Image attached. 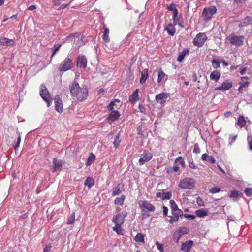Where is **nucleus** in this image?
<instances>
[{
  "mask_svg": "<svg viewBox=\"0 0 252 252\" xmlns=\"http://www.w3.org/2000/svg\"><path fill=\"white\" fill-rule=\"evenodd\" d=\"M70 92L71 95L80 101L86 99L88 95V91L87 87L84 85L80 86L78 83L75 81L70 86Z\"/></svg>",
  "mask_w": 252,
  "mask_h": 252,
  "instance_id": "obj_1",
  "label": "nucleus"
},
{
  "mask_svg": "<svg viewBox=\"0 0 252 252\" xmlns=\"http://www.w3.org/2000/svg\"><path fill=\"white\" fill-rule=\"evenodd\" d=\"M196 185L195 180L190 177H186L180 180L178 187L183 189H193Z\"/></svg>",
  "mask_w": 252,
  "mask_h": 252,
  "instance_id": "obj_2",
  "label": "nucleus"
},
{
  "mask_svg": "<svg viewBox=\"0 0 252 252\" xmlns=\"http://www.w3.org/2000/svg\"><path fill=\"white\" fill-rule=\"evenodd\" d=\"M217 10V8L215 6L205 7L202 13V17L203 20L206 22L211 20L213 16L216 13Z\"/></svg>",
  "mask_w": 252,
  "mask_h": 252,
  "instance_id": "obj_3",
  "label": "nucleus"
},
{
  "mask_svg": "<svg viewBox=\"0 0 252 252\" xmlns=\"http://www.w3.org/2000/svg\"><path fill=\"white\" fill-rule=\"evenodd\" d=\"M40 95L46 102L47 107H49L52 103V99L45 86L43 85H41Z\"/></svg>",
  "mask_w": 252,
  "mask_h": 252,
  "instance_id": "obj_4",
  "label": "nucleus"
},
{
  "mask_svg": "<svg viewBox=\"0 0 252 252\" xmlns=\"http://www.w3.org/2000/svg\"><path fill=\"white\" fill-rule=\"evenodd\" d=\"M72 60L68 58H65L59 65L58 70L60 72H65L72 68Z\"/></svg>",
  "mask_w": 252,
  "mask_h": 252,
  "instance_id": "obj_5",
  "label": "nucleus"
},
{
  "mask_svg": "<svg viewBox=\"0 0 252 252\" xmlns=\"http://www.w3.org/2000/svg\"><path fill=\"white\" fill-rule=\"evenodd\" d=\"M244 36H237L233 34H231L227 37V39L231 44L235 46H241L244 42Z\"/></svg>",
  "mask_w": 252,
  "mask_h": 252,
  "instance_id": "obj_6",
  "label": "nucleus"
},
{
  "mask_svg": "<svg viewBox=\"0 0 252 252\" xmlns=\"http://www.w3.org/2000/svg\"><path fill=\"white\" fill-rule=\"evenodd\" d=\"M207 37L205 33H199L197 34L193 40L194 45L200 47L202 46L206 41Z\"/></svg>",
  "mask_w": 252,
  "mask_h": 252,
  "instance_id": "obj_7",
  "label": "nucleus"
},
{
  "mask_svg": "<svg viewBox=\"0 0 252 252\" xmlns=\"http://www.w3.org/2000/svg\"><path fill=\"white\" fill-rule=\"evenodd\" d=\"M127 214V213L126 211H123L121 213H118L113 217L112 222L115 224H123Z\"/></svg>",
  "mask_w": 252,
  "mask_h": 252,
  "instance_id": "obj_8",
  "label": "nucleus"
},
{
  "mask_svg": "<svg viewBox=\"0 0 252 252\" xmlns=\"http://www.w3.org/2000/svg\"><path fill=\"white\" fill-rule=\"evenodd\" d=\"M138 204L141 210H147L150 212H153L155 210V206L148 201L140 200Z\"/></svg>",
  "mask_w": 252,
  "mask_h": 252,
  "instance_id": "obj_9",
  "label": "nucleus"
},
{
  "mask_svg": "<svg viewBox=\"0 0 252 252\" xmlns=\"http://www.w3.org/2000/svg\"><path fill=\"white\" fill-rule=\"evenodd\" d=\"M233 86V82L230 80L224 81L220 86L217 87L215 90L216 91H226L230 89Z\"/></svg>",
  "mask_w": 252,
  "mask_h": 252,
  "instance_id": "obj_10",
  "label": "nucleus"
},
{
  "mask_svg": "<svg viewBox=\"0 0 252 252\" xmlns=\"http://www.w3.org/2000/svg\"><path fill=\"white\" fill-rule=\"evenodd\" d=\"M152 154L148 151H144L139 160L140 165H143L146 162L149 161L152 158Z\"/></svg>",
  "mask_w": 252,
  "mask_h": 252,
  "instance_id": "obj_11",
  "label": "nucleus"
},
{
  "mask_svg": "<svg viewBox=\"0 0 252 252\" xmlns=\"http://www.w3.org/2000/svg\"><path fill=\"white\" fill-rule=\"evenodd\" d=\"M87 60L86 57L82 55H79L77 59V66L79 67L85 68L87 66Z\"/></svg>",
  "mask_w": 252,
  "mask_h": 252,
  "instance_id": "obj_12",
  "label": "nucleus"
},
{
  "mask_svg": "<svg viewBox=\"0 0 252 252\" xmlns=\"http://www.w3.org/2000/svg\"><path fill=\"white\" fill-rule=\"evenodd\" d=\"M55 110L59 113H62L63 111V107L62 100L56 95L54 97Z\"/></svg>",
  "mask_w": 252,
  "mask_h": 252,
  "instance_id": "obj_13",
  "label": "nucleus"
},
{
  "mask_svg": "<svg viewBox=\"0 0 252 252\" xmlns=\"http://www.w3.org/2000/svg\"><path fill=\"white\" fill-rule=\"evenodd\" d=\"M193 242L192 240L187 241L181 245V250L184 252H189Z\"/></svg>",
  "mask_w": 252,
  "mask_h": 252,
  "instance_id": "obj_14",
  "label": "nucleus"
},
{
  "mask_svg": "<svg viewBox=\"0 0 252 252\" xmlns=\"http://www.w3.org/2000/svg\"><path fill=\"white\" fill-rule=\"evenodd\" d=\"M169 94L162 93L157 94L156 96L155 99L158 103L163 104L165 102L166 99L169 97Z\"/></svg>",
  "mask_w": 252,
  "mask_h": 252,
  "instance_id": "obj_15",
  "label": "nucleus"
},
{
  "mask_svg": "<svg viewBox=\"0 0 252 252\" xmlns=\"http://www.w3.org/2000/svg\"><path fill=\"white\" fill-rule=\"evenodd\" d=\"M15 43L12 39L5 37L0 38V46H12Z\"/></svg>",
  "mask_w": 252,
  "mask_h": 252,
  "instance_id": "obj_16",
  "label": "nucleus"
},
{
  "mask_svg": "<svg viewBox=\"0 0 252 252\" xmlns=\"http://www.w3.org/2000/svg\"><path fill=\"white\" fill-rule=\"evenodd\" d=\"M139 89H136L129 96V101L132 104H134L139 100V95L138 94Z\"/></svg>",
  "mask_w": 252,
  "mask_h": 252,
  "instance_id": "obj_17",
  "label": "nucleus"
},
{
  "mask_svg": "<svg viewBox=\"0 0 252 252\" xmlns=\"http://www.w3.org/2000/svg\"><path fill=\"white\" fill-rule=\"evenodd\" d=\"M182 212H178V211H172V216H170V220H169L168 221L170 223H173V222H176L179 220V216L181 215Z\"/></svg>",
  "mask_w": 252,
  "mask_h": 252,
  "instance_id": "obj_18",
  "label": "nucleus"
},
{
  "mask_svg": "<svg viewBox=\"0 0 252 252\" xmlns=\"http://www.w3.org/2000/svg\"><path fill=\"white\" fill-rule=\"evenodd\" d=\"M156 196L160 198L162 200L170 199L172 197V192H158L156 194Z\"/></svg>",
  "mask_w": 252,
  "mask_h": 252,
  "instance_id": "obj_19",
  "label": "nucleus"
},
{
  "mask_svg": "<svg viewBox=\"0 0 252 252\" xmlns=\"http://www.w3.org/2000/svg\"><path fill=\"white\" fill-rule=\"evenodd\" d=\"M111 112L109 114L108 119L111 121H114L118 119L120 115L119 112L117 110H111Z\"/></svg>",
  "mask_w": 252,
  "mask_h": 252,
  "instance_id": "obj_20",
  "label": "nucleus"
},
{
  "mask_svg": "<svg viewBox=\"0 0 252 252\" xmlns=\"http://www.w3.org/2000/svg\"><path fill=\"white\" fill-rule=\"evenodd\" d=\"M123 187V185L121 183H119L116 187L113 189L112 196H115L119 195L121 193V189Z\"/></svg>",
  "mask_w": 252,
  "mask_h": 252,
  "instance_id": "obj_21",
  "label": "nucleus"
},
{
  "mask_svg": "<svg viewBox=\"0 0 252 252\" xmlns=\"http://www.w3.org/2000/svg\"><path fill=\"white\" fill-rule=\"evenodd\" d=\"M103 29L104 32L102 36L103 40L106 42H109L110 41L109 37V30L105 25H104Z\"/></svg>",
  "mask_w": 252,
  "mask_h": 252,
  "instance_id": "obj_22",
  "label": "nucleus"
},
{
  "mask_svg": "<svg viewBox=\"0 0 252 252\" xmlns=\"http://www.w3.org/2000/svg\"><path fill=\"white\" fill-rule=\"evenodd\" d=\"M242 195V193L238 191L233 190L231 192L229 196L233 199V201H236L239 199Z\"/></svg>",
  "mask_w": 252,
  "mask_h": 252,
  "instance_id": "obj_23",
  "label": "nucleus"
},
{
  "mask_svg": "<svg viewBox=\"0 0 252 252\" xmlns=\"http://www.w3.org/2000/svg\"><path fill=\"white\" fill-rule=\"evenodd\" d=\"M54 164V171L59 170L62 169V162L61 160H58L56 158H54L53 159Z\"/></svg>",
  "mask_w": 252,
  "mask_h": 252,
  "instance_id": "obj_24",
  "label": "nucleus"
},
{
  "mask_svg": "<svg viewBox=\"0 0 252 252\" xmlns=\"http://www.w3.org/2000/svg\"><path fill=\"white\" fill-rule=\"evenodd\" d=\"M189 53V50L188 49H185L181 52L177 58V61L179 62H182L186 56L188 55Z\"/></svg>",
  "mask_w": 252,
  "mask_h": 252,
  "instance_id": "obj_25",
  "label": "nucleus"
},
{
  "mask_svg": "<svg viewBox=\"0 0 252 252\" xmlns=\"http://www.w3.org/2000/svg\"><path fill=\"white\" fill-rule=\"evenodd\" d=\"M220 75V73L219 72L215 70L211 72L210 77L211 80L217 82L219 80Z\"/></svg>",
  "mask_w": 252,
  "mask_h": 252,
  "instance_id": "obj_26",
  "label": "nucleus"
},
{
  "mask_svg": "<svg viewBox=\"0 0 252 252\" xmlns=\"http://www.w3.org/2000/svg\"><path fill=\"white\" fill-rule=\"evenodd\" d=\"M195 213L197 217L202 218L207 215L208 211L203 208H201L196 210Z\"/></svg>",
  "mask_w": 252,
  "mask_h": 252,
  "instance_id": "obj_27",
  "label": "nucleus"
},
{
  "mask_svg": "<svg viewBox=\"0 0 252 252\" xmlns=\"http://www.w3.org/2000/svg\"><path fill=\"white\" fill-rule=\"evenodd\" d=\"M165 30L167 31L169 34L172 36L174 35L175 33V28L171 23L168 24Z\"/></svg>",
  "mask_w": 252,
  "mask_h": 252,
  "instance_id": "obj_28",
  "label": "nucleus"
},
{
  "mask_svg": "<svg viewBox=\"0 0 252 252\" xmlns=\"http://www.w3.org/2000/svg\"><path fill=\"white\" fill-rule=\"evenodd\" d=\"M148 76V69H144L141 72V77L140 80V83L142 84L144 83L145 82L146 80H147Z\"/></svg>",
  "mask_w": 252,
  "mask_h": 252,
  "instance_id": "obj_29",
  "label": "nucleus"
},
{
  "mask_svg": "<svg viewBox=\"0 0 252 252\" xmlns=\"http://www.w3.org/2000/svg\"><path fill=\"white\" fill-rule=\"evenodd\" d=\"M246 123V122L245 118L243 116H240L238 118L236 125H238L241 128H242L245 126Z\"/></svg>",
  "mask_w": 252,
  "mask_h": 252,
  "instance_id": "obj_30",
  "label": "nucleus"
},
{
  "mask_svg": "<svg viewBox=\"0 0 252 252\" xmlns=\"http://www.w3.org/2000/svg\"><path fill=\"white\" fill-rule=\"evenodd\" d=\"M250 24H252V19L247 17L245 18L244 21L239 23L238 26L239 27L241 28L243 27H246Z\"/></svg>",
  "mask_w": 252,
  "mask_h": 252,
  "instance_id": "obj_31",
  "label": "nucleus"
},
{
  "mask_svg": "<svg viewBox=\"0 0 252 252\" xmlns=\"http://www.w3.org/2000/svg\"><path fill=\"white\" fill-rule=\"evenodd\" d=\"M94 184V180L92 178L90 177H87L84 182V185L87 186L89 188H91Z\"/></svg>",
  "mask_w": 252,
  "mask_h": 252,
  "instance_id": "obj_32",
  "label": "nucleus"
},
{
  "mask_svg": "<svg viewBox=\"0 0 252 252\" xmlns=\"http://www.w3.org/2000/svg\"><path fill=\"white\" fill-rule=\"evenodd\" d=\"M126 199V196L124 195H122L120 197L116 198L114 200V203L116 205H123L124 200Z\"/></svg>",
  "mask_w": 252,
  "mask_h": 252,
  "instance_id": "obj_33",
  "label": "nucleus"
},
{
  "mask_svg": "<svg viewBox=\"0 0 252 252\" xmlns=\"http://www.w3.org/2000/svg\"><path fill=\"white\" fill-rule=\"evenodd\" d=\"M173 20L174 25H176L177 24H179L181 27H183L180 24H179V20H180V17L178 16V10L177 11H175L174 13H173Z\"/></svg>",
  "mask_w": 252,
  "mask_h": 252,
  "instance_id": "obj_34",
  "label": "nucleus"
},
{
  "mask_svg": "<svg viewBox=\"0 0 252 252\" xmlns=\"http://www.w3.org/2000/svg\"><path fill=\"white\" fill-rule=\"evenodd\" d=\"M169 202L170 206L172 211L182 212V210L181 209L178 208V206L174 200H170Z\"/></svg>",
  "mask_w": 252,
  "mask_h": 252,
  "instance_id": "obj_35",
  "label": "nucleus"
},
{
  "mask_svg": "<svg viewBox=\"0 0 252 252\" xmlns=\"http://www.w3.org/2000/svg\"><path fill=\"white\" fill-rule=\"evenodd\" d=\"M189 232V230L186 227H181L178 229V233L179 237H181L183 235L188 234Z\"/></svg>",
  "mask_w": 252,
  "mask_h": 252,
  "instance_id": "obj_36",
  "label": "nucleus"
},
{
  "mask_svg": "<svg viewBox=\"0 0 252 252\" xmlns=\"http://www.w3.org/2000/svg\"><path fill=\"white\" fill-rule=\"evenodd\" d=\"M122 225V224H115V226L113 228V230L117 234L123 235V229L121 227Z\"/></svg>",
  "mask_w": 252,
  "mask_h": 252,
  "instance_id": "obj_37",
  "label": "nucleus"
},
{
  "mask_svg": "<svg viewBox=\"0 0 252 252\" xmlns=\"http://www.w3.org/2000/svg\"><path fill=\"white\" fill-rule=\"evenodd\" d=\"M95 159V156L92 153H91L89 155V156L88 158L87 161L86 162V165L87 166L90 165L94 162V159Z\"/></svg>",
  "mask_w": 252,
  "mask_h": 252,
  "instance_id": "obj_38",
  "label": "nucleus"
},
{
  "mask_svg": "<svg viewBox=\"0 0 252 252\" xmlns=\"http://www.w3.org/2000/svg\"><path fill=\"white\" fill-rule=\"evenodd\" d=\"M134 240L136 242L141 243L144 242V235H142L140 233H137V234L135 236L134 238Z\"/></svg>",
  "mask_w": 252,
  "mask_h": 252,
  "instance_id": "obj_39",
  "label": "nucleus"
},
{
  "mask_svg": "<svg viewBox=\"0 0 252 252\" xmlns=\"http://www.w3.org/2000/svg\"><path fill=\"white\" fill-rule=\"evenodd\" d=\"M247 79L248 78L245 77L241 78V81L239 82L240 86L244 88L247 87L249 84V81L247 80Z\"/></svg>",
  "mask_w": 252,
  "mask_h": 252,
  "instance_id": "obj_40",
  "label": "nucleus"
},
{
  "mask_svg": "<svg viewBox=\"0 0 252 252\" xmlns=\"http://www.w3.org/2000/svg\"><path fill=\"white\" fill-rule=\"evenodd\" d=\"M75 221V213L73 212L67 219V224H72L74 223Z\"/></svg>",
  "mask_w": 252,
  "mask_h": 252,
  "instance_id": "obj_41",
  "label": "nucleus"
},
{
  "mask_svg": "<svg viewBox=\"0 0 252 252\" xmlns=\"http://www.w3.org/2000/svg\"><path fill=\"white\" fill-rule=\"evenodd\" d=\"M121 142V139L120 138V133H119L117 135H116L115 137L114 141L113 142L114 146L117 148L119 146Z\"/></svg>",
  "mask_w": 252,
  "mask_h": 252,
  "instance_id": "obj_42",
  "label": "nucleus"
},
{
  "mask_svg": "<svg viewBox=\"0 0 252 252\" xmlns=\"http://www.w3.org/2000/svg\"><path fill=\"white\" fill-rule=\"evenodd\" d=\"M166 76V74L161 70L158 72V82L159 83L162 81L164 78Z\"/></svg>",
  "mask_w": 252,
  "mask_h": 252,
  "instance_id": "obj_43",
  "label": "nucleus"
},
{
  "mask_svg": "<svg viewBox=\"0 0 252 252\" xmlns=\"http://www.w3.org/2000/svg\"><path fill=\"white\" fill-rule=\"evenodd\" d=\"M76 37L78 38V39H79V38H80V35L77 32L73 33H71L70 35H69L67 37V40L68 41H72L74 38H76Z\"/></svg>",
  "mask_w": 252,
  "mask_h": 252,
  "instance_id": "obj_44",
  "label": "nucleus"
},
{
  "mask_svg": "<svg viewBox=\"0 0 252 252\" xmlns=\"http://www.w3.org/2000/svg\"><path fill=\"white\" fill-rule=\"evenodd\" d=\"M178 162L179 163V164L181 165L182 167H185V162L182 157L180 156L176 158V159L175 160V163H177Z\"/></svg>",
  "mask_w": 252,
  "mask_h": 252,
  "instance_id": "obj_45",
  "label": "nucleus"
},
{
  "mask_svg": "<svg viewBox=\"0 0 252 252\" xmlns=\"http://www.w3.org/2000/svg\"><path fill=\"white\" fill-rule=\"evenodd\" d=\"M61 46V44H55L54 45L53 47L52 48V50L53 51V53L51 57V59L53 58V57L56 54V53L59 50V49H60Z\"/></svg>",
  "mask_w": 252,
  "mask_h": 252,
  "instance_id": "obj_46",
  "label": "nucleus"
},
{
  "mask_svg": "<svg viewBox=\"0 0 252 252\" xmlns=\"http://www.w3.org/2000/svg\"><path fill=\"white\" fill-rule=\"evenodd\" d=\"M247 141L249 146V149L252 151V135L250 133H248V134Z\"/></svg>",
  "mask_w": 252,
  "mask_h": 252,
  "instance_id": "obj_47",
  "label": "nucleus"
},
{
  "mask_svg": "<svg viewBox=\"0 0 252 252\" xmlns=\"http://www.w3.org/2000/svg\"><path fill=\"white\" fill-rule=\"evenodd\" d=\"M167 9L168 10L171 11L173 13L178 10L176 8L175 4L173 3H171L168 6H167Z\"/></svg>",
  "mask_w": 252,
  "mask_h": 252,
  "instance_id": "obj_48",
  "label": "nucleus"
},
{
  "mask_svg": "<svg viewBox=\"0 0 252 252\" xmlns=\"http://www.w3.org/2000/svg\"><path fill=\"white\" fill-rule=\"evenodd\" d=\"M212 66L215 69L220 67V62L217 60H213L212 61Z\"/></svg>",
  "mask_w": 252,
  "mask_h": 252,
  "instance_id": "obj_49",
  "label": "nucleus"
},
{
  "mask_svg": "<svg viewBox=\"0 0 252 252\" xmlns=\"http://www.w3.org/2000/svg\"><path fill=\"white\" fill-rule=\"evenodd\" d=\"M220 191V188H218V187H214L210 189L209 192L212 194H214L216 193L219 192Z\"/></svg>",
  "mask_w": 252,
  "mask_h": 252,
  "instance_id": "obj_50",
  "label": "nucleus"
},
{
  "mask_svg": "<svg viewBox=\"0 0 252 252\" xmlns=\"http://www.w3.org/2000/svg\"><path fill=\"white\" fill-rule=\"evenodd\" d=\"M244 192L247 196H251L252 195V188H246Z\"/></svg>",
  "mask_w": 252,
  "mask_h": 252,
  "instance_id": "obj_51",
  "label": "nucleus"
},
{
  "mask_svg": "<svg viewBox=\"0 0 252 252\" xmlns=\"http://www.w3.org/2000/svg\"><path fill=\"white\" fill-rule=\"evenodd\" d=\"M193 152V153L196 154L199 153L200 152V149L198 143H195L194 144Z\"/></svg>",
  "mask_w": 252,
  "mask_h": 252,
  "instance_id": "obj_52",
  "label": "nucleus"
},
{
  "mask_svg": "<svg viewBox=\"0 0 252 252\" xmlns=\"http://www.w3.org/2000/svg\"><path fill=\"white\" fill-rule=\"evenodd\" d=\"M196 202H197V204L199 206H204V201L202 200V199L200 197H198L197 198Z\"/></svg>",
  "mask_w": 252,
  "mask_h": 252,
  "instance_id": "obj_53",
  "label": "nucleus"
},
{
  "mask_svg": "<svg viewBox=\"0 0 252 252\" xmlns=\"http://www.w3.org/2000/svg\"><path fill=\"white\" fill-rule=\"evenodd\" d=\"M237 135L231 136L229 138V144L231 146L233 143L236 140Z\"/></svg>",
  "mask_w": 252,
  "mask_h": 252,
  "instance_id": "obj_54",
  "label": "nucleus"
},
{
  "mask_svg": "<svg viewBox=\"0 0 252 252\" xmlns=\"http://www.w3.org/2000/svg\"><path fill=\"white\" fill-rule=\"evenodd\" d=\"M20 142H21V136H20V134L19 133L18 137L17 139L16 144H15V145L14 146V149L15 150H16L19 148Z\"/></svg>",
  "mask_w": 252,
  "mask_h": 252,
  "instance_id": "obj_55",
  "label": "nucleus"
},
{
  "mask_svg": "<svg viewBox=\"0 0 252 252\" xmlns=\"http://www.w3.org/2000/svg\"><path fill=\"white\" fill-rule=\"evenodd\" d=\"M52 248V245L51 244H49L48 245H47L45 248L43 250V252H50L51 249Z\"/></svg>",
  "mask_w": 252,
  "mask_h": 252,
  "instance_id": "obj_56",
  "label": "nucleus"
},
{
  "mask_svg": "<svg viewBox=\"0 0 252 252\" xmlns=\"http://www.w3.org/2000/svg\"><path fill=\"white\" fill-rule=\"evenodd\" d=\"M179 167L178 166L177 164L175 163V162H174V165L172 167V171L175 172H177L179 171Z\"/></svg>",
  "mask_w": 252,
  "mask_h": 252,
  "instance_id": "obj_57",
  "label": "nucleus"
},
{
  "mask_svg": "<svg viewBox=\"0 0 252 252\" xmlns=\"http://www.w3.org/2000/svg\"><path fill=\"white\" fill-rule=\"evenodd\" d=\"M189 167L191 169H197V166L195 165V164L193 162V161H190L189 163Z\"/></svg>",
  "mask_w": 252,
  "mask_h": 252,
  "instance_id": "obj_58",
  "label": "nucleus"
},
{
  "mask_svg": "<svg viewBox=\"0 0 252 252\" xmlns=\"http://www.w3.org/2000/svg\"><path fill=\"white\" fill-rule=\"evenodd\" d=\"M156 245L158 250H159L160 251L162 252L163 251V245L159 244V243L158 241H157L156 242Z\"/></svg>",
  "mask_w": 252,
  "mask_h": 252,
  "instance_id": "obj_59",
  "label": "nucleus"
},
{
  "mask_svg": "<svg viewBox=\"0 0 252 252\" xmlns=\"http://www.w3.org/2000/svg\"><path fill=\"white\" fill-rule=\"evenodd\" d=\"M116 103H115V101H111L108 106V108L110 110H113L115 106H116Z\"/></svg>",
  "mask_w": 252,
  "mask_h": 252,
  "instance_id": "obj_60",
  "label": "nucleus"
},
{
  "mask_svg": "<svg viewBox=\"0 0 252 252\" xmlns=\"http://www.w3.org/2000/svg\"><path fill=\"white\" fill-rule=\"evenodd\" d=\"M138 109H139V112H140L141 113H144V114L146 113V109H145V108L143 106L141 105L140 104H139Z\"/></svg>",
  "mask_w": 252,
  "mask_h": 252,
  "instance_id": "obj_61",
  "label": "nucleus"
},
{
  "mask_svg": "<svg viewBox=\"0 0 252 252\" xmlns=\"http://www.w3.org/2000/svg\"><path fill=\"white\" fill-rule=\"evenodd\" d=\"M141 215L144 218H147L150 216L149 213L146 211L145 210H141Z\"/></svg>",
  "mask_w": 252,
  "mask_h": 252,
  "instance_id": "obj_62",
  "label": "nucleus"
},
{
  "mask_svg": "<svg viewBox=\"0 0 252 252\" xmlns=\"http://www.w3.org/2000/svg\"><path fill=\"white\" fill-rule=\"evenodd\" d=\"M207 161H208L210 162V163L213 164V163H215L216 159H215L214 157H213L212 156H209Z\"/></svg>",
  "mask_w": 252,
  "mask_h": 252,
  "instance_id": "obj_63",
  "label": "nucleus"
},
{
  "mask_svg": "<svg viewBox=\"0 0 252 252\" xmlns=\"http://www.w3.org/2000/svg\"><path fill=\"white\" fill-rule=\"evenodd\" d=\"M184 216L186 218H189V219H190L191 220H193V219H194L195 218V216L194 215H193L185 214L184 215Z\"/></svg>",
  "mask_w": 252,
  "mask_h": 252,
  "instance_id": "obj_64",
  "label": "nucleus"
}]
</instances>
